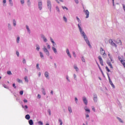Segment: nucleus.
<instances>
[{
    "instance_id": "obj_16",
    "label": "nucleus",
    "mask_w": 125,
    "mask_h": 125,
    "mask_svg": "<svg viewBox=\"0 0 125 125\" xmlns=\"http://www.w3.org/2000/svg\"><path fill=\"white\" fill-rule=\"evenodd\" d=\"M66 51L68 56L70 58H72V56L71 55V54H70V51H69V49H66Z\"/></svg>"
},
{
    "instance_id": "obj_7",
    "label": "nucleus",
    "mask_w": 125,
    "mask_h": 125,
    "mask_svg": "<svg viewBox=\"0 0 125 125\" xmlns=\"http://www.w3.org/2000/svg\"><path fill=\"white\" fill-rule=\"evenodd\" d=\"M83 12L85 13V15H86V18H88L89 17V11H88V10H84Z\"/></svg>"
},
{
    "instance_id": "obj_63",
    "label": "nucleus",
    "mask_w": 125,
    "mask_h": 125,
    "mask_svg": "<svg viewBox=\"0 0 125 125\" xmlns=\"http://www.w3.org/2000/svg\"><path fill=\"white\" fill-rule=\"evenodd\" d=\"M85 117L86 118H89V115L88 114H85Z\"/></svg>"
},
{
    "instance_id": "obj_25",
    "label": "nucleus",
    "mask_w": 125,
    "mask_h": 125,
    "mask_svg": "<svg viewBox=\"0 0 125 125\" xmlns=\"http://www.w3.org/2000/svg\"><path fill=\"white\" fill-rule=\"evenodd\" d=\"M100 53L102 55V54H104L105 53V51L104 50V49H103V48H101Z\"/></svg>"
},
{
    "instance_id": "obj_9",
    "label": "nucleus",
    "mask_w": 125,
    "mask_h": 125,
    "mask_svg": "<svg viewBox=\"0 0 125 125\" xmlns=\"http://www.w3.org/2000/svg\"><path fill=\"white\" fill-rule=\"evenodd\" d=\"M50 41L53 44L52 47H56V46H57V44H56V43H55V42H54V41L53 40V39H52V38H50Z\"/></svg>"
},
{
    "instance_id": "obj_62",
    "label": "nucleus",
    "mask_w": 125,
    "mask_h": 125,
    "mask_svg": "<svg viewBox=\"0 0 125 125\" xmlns=\"http://www.w3.org/2000/svg\"><path fill=\"white\" fill-rule=\"evenodd\" d=\"M13 87L14 88H16V87H17L16 86V85H15V83H13Z\"/></svg>"
},
{
    "instance_id": "obj_8",
    "label": "nucleus",
    "mask_w": 125,
    "mask_h": 125,
    "mask_svg": "<svg viewBox=\"0 0 125 125\" xmlns=\"http://www.w3.org/2000/svg\"><path fill=\"white\" fill-rule=\"evenodd\" d=\"M44 75L46 79L49 80V73L48 71H45L44 73Z\"/></svg>"
},
{
    "instance_id": "obj_24",
    "label": "nucleus",
    "mask_w": 125,
    "mask_h": 125,
    "mask_svg": "<svg viewBox=\"0 0 125 125\" xmlns=\"http://www.w3.org/2000/svg\"><path fill=\"white\" fill-rule=\"evenodd\" d=\"M76 19L78 22V24H81L82 25V21H81V20H80V18H79V17H76ZM81 28H82V26H81Z\"/></svg>"
},
{
    "instance_id": "obj_35",
    "label": "nucleus",
    "mask_w": 125,
    "mask_h": 125,
    "mask_svg": "<svg viewBox=\"0 0 125 125\" xmlns=\"http://www.w3.org/2000/svg\"><path fill=\"white\" fill-rule=\"evenodd\" d=\"M30 125H34V122H33V120H30L28 122Z\"/></svg>"
},
{
    "instance_id": "obj_61",
    "label": "nucleus",
    "mask_w": 125,
    "mask_h": 125,
    "mask_svg": "<svg viewBox=\"0 0 125 125\" xmlns=\"http://www.w3.org/2000/svg\"><path fill=\"white\" fill-rule=\"evenodd\" d=\"M23 91H20V94H21V95H23Z\"/></svg>"
},
{
    "instance_id": "obj_20",
    "label": "nucleus",
    "mask_w": 125,
    "mask_h": 125,
    "mask_svg": "<svg viewBox=\"0 0 125 125\" xmlns=\"http://www.w3.org/2000/svg\"><path fill=\"white\" fill-rule=\"evenodd\" d=\"M9 4L11 7L13 6V2L12 1V0H9Z\"/></svg>"
},
{
    "instance_id": "obj_49",
    "label": "nucleus",
    "mask_w": 125,
    "mask_h": 125,
    "mask_svg": "<svg viewBox=\"0 0 125 125\" xmlns=\"http://www.w3.org/2000/svg\"><path fill=\"white\" fill-rule=\"evenodd\" d=\"M46 45H47V48H48V49H50V45L48 43H46Z\"/></svg>"
},
{
    "instance_id": "obj_32",
    "label": "nucleus",
    "mask_w": 125,
    "mask_h": 125,
    "mask_svg": "<svg viewBox=\"0 0 125 125\" xmlns=\"http://www.w3.org/2000/svg\"><path fill=\"white\" fill-rule=\"evenodd\" d=\"M68 110L70 113H73V111L72 110V107H71V106H68Z\"/></svg>"
},
{
    "instance_id": "obj_54",
    "label": "nucleus",
    "mask_w": 125,
    "mask_h": 125,
    "mask_svg": "<svg viewBox=\"0 0 125 125\" xmlns=\"http://www.w3.org/2000/svg\"><path fill=\"white\" fill-rule=\"evenodd\" d=\"M74 1L76 4H79V0H74Z\"/></svg>"
},
{
    "instance_id": "obj_52",
    "label": "nucleus",
    "mask_w": 125,
    "mask_h": 125,
    "mask_svg": "<svg viewBox=\"0 0 125 125\" xmlns=\"http://www.w3.org/2000/svg\"><path fill=\"white\" fill-rule=\"evenodd\" d=\"M7 74L8 75H12V73H11V72L10 71H7Z\"/></svg>"
},
{
    "instance_id": "obj_58",
    "label": "nucleus",
    "mask_w": 125,
    "mask_h": 125,
    "mask_svg": "<svg viewBox=\"0 0 125 125\" xmlns=\"http://www.w3.org/2000/svg\"><path fill=\"white\" fill-rule=\"evenodd\" d=\"M41 95L38 94V96H37V98H38V99H41Z\"/></svg>"
},
{
    "instance_id": "obj_15",
    "label": "nucleus",
    "mask_w": 125,
    "mask_h": 125,
    "mask_svg": "<svg viewBox=\"0 0 125 125\" xmlns=\"http://www.w3.org/2000/svg\"><path fill=\"white\" fill-rule=\"evenodd\" d=\"M52 49L55 54H58V52H57V49H56V48L54 47H52Z\"/></svg>"
},
{
    "instance_id": "obj_51",
    "label": "nucleus",
    "mask_w": 125,
    "mask_h": 125,
    "mask_svg": "<svg viewBox=\"0 0 125 125\" xmlns=\"http://www.w3.org/2000/svg\"><path fill=\"white\" fill-rule=\"evenodd\" d=\"M107 77H108V80H109V82H111L112 81L111 80V78H110V76H109V74L108 73H107Z\"/></svg>"
},
{
    "instance_id": "obj_11",
    "label": "nucleus",
    "mask_w": 125,
    "mask_h": 125,
    "mask_svg": "<svg viewBox=\"0 0 125 125\" xmlns=\"http://www.w3.org/2000/svg\"><path fill=\"white\" fill-rule=\"evenodd\" d=\"M109 43H110V44H111L112 45V46H115V47H117V44H116V43H115L113 42V40H112V39H110L109 40Z\"/></svg>"
},
{
    "instance_id": "obj_46",
    "label": "nucleus",
    "mask_w": 125,
    "mask_h": 125,
    "mask_svg": "<svg viewBox=\"0 0 125 125\" xmlns=\"http://www.w3.org/2000/svg\"><path fill=\"white\" fill-rule=\"evenodd\" d=\"M102 55H103V57L104 58H106V57H107V54H106V53H104V54H103Z\"/></svg>"
},
{
    "instance_id": "obj_38",
    "label": "nucleus",
    "mask_w": 125,
    "mask_h": 125,
    "mask_svg": "<svg viewBox=\"0 0 125 125\" xmlns=\"http://www.w3.org/2000/svg\"><path fill=\"white\" fill-rule=\"evenodd\" d=\"M109 83L111 85V86H112L113 88H115V85H114V84L113 83V82H112V81H110Z\"/></svg>"
},
{
    "instance_id": "obj_59",
    "label": "nucleus",
    "mask_w": 125,
    "mask_h": 125,
    "mask_svg": "<svg viewBox=\"0 0 125 125\" xmlns=\"http://www.w3.org/2000/svg\"><path fill=\"white\" fill-rule=\"evenodd\" d=\"M28 108L27 105H25L24 106V110L27 111V108Z\"/></svg>"
},
{
    "instance_id": "obj_37",
    "label": "nucleus",
    "mask_w": 125,
    "mask_h": 125,
    "mask_svg": "<svg viewBox=\"0 0 125 125\" xmlns=\"http://www.w3.org/2000/svg\"><path fill=\"white\" fill-rule=\"evenodd\" d=\"M17 42L18 43H19V42H20V37L19 36H17Z\"/></svg>"
},
{
    "instance_id": "obj_50",
    "label": "nucleus",
    "mask_w": 125,
    "mask_h": 125,
    "mask_svg": "<svg viewBox=\"0 0 125 125\" xmlns=\"http://www.w3.org/2000/svg\"><path fill=\"white\" fill-rule=\"evenodd\" d=\"M16 54L17 55V56L18 57H19L20 56V54H19V52L18 51H17L16 52Z\"/></svg>"
},
{
    "instance_id": "obj_31",
    "label": "nucleus",
    "mask_w": 125,
    "mask_h": 125,
    "mask_svg": "<svg viewBox=\"0 0 125 125\" xmlns=\"http://www.w3.org/2000/svg\"><path fill=\"white\" fill-rule=\"evenodd\" d=\"M3 6H6V0H2Z\"/></svg>"
},
{
    "instance_id": "obj_53",
    "label": "nucleus",
    "mask_w": 125,
    "mask_h": 125,
    "mask_svg": "<svg viewBox=\"0 0 125 125\" xmlns=\"http://www.w3.org/2000/svg\"><path fill=\"white\" fill-rule=\"evenodd\" d=\"M38 124L41 125H43V123L42 121H39Z\"/></svg>"
},
{
    "instance_id": "obj_29",
    "label": "nucleus",
    "mask_w": 125,
    "mask_h": 125,
    "mask_svg": "<svg viewBox=\"0 0 125 125\" xmlns=\"http://www.w3.org/2000/svg\"><path fill=\"white\" fill-rule=\"evenodd\" d=\"M24 80L25 83H29V79H28L27 76H25L24 77Z\"/></svg>"
},
{
    "instance_id": "obj_39",
    "label": "nucleus",
    "mask_w": 125,
    "mask_h": 125,
    "mask_svg": "<svg viewBox=\"0 0 125 125\" xmlns=\"http://www.w3.org/2000/svg\"><path fill=\"white\" fill-rule=\"evenodd\" d=\"M31 117L30 116V115L27 114L25 116V119L26 120H29V119H30Z\"/></svg>"
},
{
    "instance_id": "obj_60",
    "label": "nucleus",
    "mask_w": 125,
    "mask_h": 125,
    "mask_svg": "<svg viewBox=\"0 0 125 125\" xmlns=\"http://www.w3.org/2000/svg\"><path fill=\"white\" fill-rule=\"evenodd\" d=\"M92 110L94 111V112H95V108H94V106H92Z\"/></svg>"
},
{
    "instance_id": "obj_64",
    "label": "nucleus",
    "mask_w": 125,
    "mask_h": 125,
    "mask_svg": "<svg viewBox=\"0 0 125 125\" xmlns=\"http://www.w3.org/2000/svg\"><path fill=\"white\" fill-rule=\"evenodd\" d=\"M50 94L51 95H53V90H51Z\"/></svg>"
},
{
    "instance_id": "obj_57",
    "label": "nucleus",
    "mask_w": 125,
    "mask_h": 125,
    "mask_svg": "<svg viewBox=\"0 0 125 125\" xmlns=\"http://www.w3.org/2000/svg\"><path fill=\"white\" fill-rule=\"evenodd\" d=\"M78 98L77 97L75 98V101H76V104H78Z\"/></svg>"
},
{
    "instance_id": "obj_21",
    "label": "nucleus",
    "mask_w": 125,
    "mask_h": 125,
    "mask_svg": "<svg viewBox=\"0 0 125 125\" xmlns=\"http://www.w3.org/2000/svg\"><path fill=\"white\" fill-rule=\"evenodd\" d=\"M107 64L108 65V66L111 68L113 69V65H112V64L111 63V62H109V61H107L106 62Z\"/></svg>"
},
{
    "instance_id": "obj_27",
    "label": "nucleus",
    "mask_w": 125,
    "mask_h": 125,
    "mask_svg": "<svg viewBox=\"0 0 125 125\" xmlns=\"http://www.w3.org/2000/svg\"><path fill=\"white\" fill-rule=\"evenodd\" d=\"M27 4L28 7L31 6V0H27Z\"/></svg>"
},
{
    "instance_id": "obj_17",
    "label": "nucleus",
    "mask_w": 125,
    "mask_h": 125,
    "mask_svg": "<svg viewBox=\"0 0 125 125\" xmlns=\"http://www.w3.org/2000/svg\"><path fill=\"white\" fill-rule=\"evenodd\" d=\"M12 22L13 25L14 26V27H16V25H17L16 20H15V19H13Z\"/></svg>"
},
{
    "instance_id": "obj_36",
    "label": "nucleus",
    "mask_w": 125,
    "mask_h": 125,
    "mask_svg": "<svg viewBox=\"0 0 125 125\" xmlns=\"http://www.w3.org/2000/svg\"><path fill=\"white\" fill-rule=\"evenodd\" d=\"M42 94L43 95H45V94H46V93H45V89H44V88H42Z\"/></svg>"
},
{
    "instance_id": "obj_47",
    "label": "nucleus",
    "mask_w": 125,
    "mask_h": 125,
    "mask_svg": "<svg viewBox=\"0 0 125 125\" xmlns=\"http://www.w3.org/2000/svg\"><path fill=\"white\" fill-rule=\"evenodd\" d=\"M62 8L63 9H66V10H68V8H67L66 6H62Z\"/></svg>"
},
{
    "instance_id": "obj_12",
    "label": "nucleus",
    "mask_w": 125,
    "mask_h": 125,
    "mask_svg": "<svg viewBox=\"0 0 125 125\" xmlns=\"http://www.w3.org/2000/svg\"><path fill=\"white\" fill-rule=\"evenodd\" d=\"M98 59L102 66H104V64L103 63V60L102 59V58L101 57V56H99L98 57Z\"/></svg>"
},
{
    "instance_id": "obj_22",
    "label": "nucleus",
    "mask_w": 125,
    "mask_h": 125,
    "mask_svg": "<svg viewBox=\"0 0 125 125\" xmlns=\"http://www.w3.org/2000/svg\"><path fill=\"white\" fill-rule=\"evenodd\" d=\"M25 27H26V30H27V32H28V34H31V30H30V28H29V26L26 25Z\"/></svg>"
},
{
    "instance_id": "obj_19",
    "label": "nucleus",
    "mask_w": 125,
    "mask_h": 125,
    "mask_svg": "<svg viewBox=\"0 0 125 125\" xmlns=\"http://www.w3.org/2000/svg\"><path fill=\"white\" fill-rule=\"evenodd\" d=\"M73 68H74V69H75V70H76V72H79V67H78V66H77L76 64L74 65Z\"/></svg>"
},
{
    "instance_id": "obj_43",
    "label": "nucleus",
    "mask_w": 125,
    "mask_h": 125,
    "mask_svg": "<svg viewBox=\"0 0 125 125\" xmlns=\"http://www.w3.org/2000/svg\"><path fill=\"white\" fill-rule=\"evenodd\" d=\"M47 112L48 113L49 116H51V110L50 109H47Z\"/></svg>"
},
{
    "instance_id": "obj_48",
    "label": "nucleus",
    "mask_w": 125,
    "mask_h": 125,
    "mask_svg": "<svg viewBox=\"0 0 125 125\" xmlns=\"http://www.w3.org/2000/svg\"><path fill=\"white\" fill-rule=\"evenodd\" d=\"M72 54L75 58L77 57V55H76V53L75 52H72Z\"/></svg>"
},
{
    "instance_id": "obj_26",
    "label": "nucleus",
    "mask_w": 125,
    "mask_h": 125,
    "mask_svg": "<svg viewBox=\"0 0 125 125\" xmlns=\"http://www.w3.org/2000/svg\"><path fill=\"white\" fill-rule=\"evenodd\" d=\"M56 10L58 13H60V9L58 6H56Z\"/></svg>"
},
{
    "instance_id": "obj_3",
    "label": "nucleus",
    "mask_w": 125,
    "mask_h": 125,
    "mask_svg": "<svg viewBox=\"0 0 125 125\" xmlns=\"http://www.w3.org/2000/svg\"><path fill=\"white\" fill-rule=\"evenodd\" d=\"M43 51H44V53L47 55V56H49V51L47 50V48H46V46H43V48H42Z\"/></svg>"
},
{
    "instance_id": "obj_4",
    "label": "nucleus",
    "mask_w": 125,
    "mask_h": 125,
    "mask_svg": "<svg viewBox=\"0 0 125 125\" xmlns=\"http://www.w3.org/2000/svg\"><path fill=\"white\" fill-rule=\"evenodd\" d=\"M38 9L39 10H42V1H39L38 3Z\"/></svg>"
},
{
    "instance_id": "obj_44",
    "label": "nucleus",
    "mask_w": 125,
    "mask_h": 125,
    "mask_svg": "<svg viewBox=\"0 0 125 125\" xmlns=\"http://www.w3.org/2000/svg\"><path fill=\"white\" fill-rule=\"evenodd\" d=\"M81 60L84 63H85V59H84V58L83 57H82L81 58Z\"/></svg>"
},
{
    "instance_id": "obj_23",
    "label": "nucleus",
    "mask_w": 125,
    "mask_h": 125,
    "mask_svg": "<svg viewBox=\"0 0 125 125\" xmlns=\"http://www.w3.org/2000/svg\"><path fill=\"white\" fill-rule=\"evenodd\" d=\"M36 50H37V51H40V49H41V47H40V45L39 44H36Z\"/></svg>"
},
{
    "instance_id": "obj_10",
    "label": "nucleus",
    "mask_w": 125,
    "mask_h": 125,
    "mask_svg": "<svg viewBox=\"0 0 125 125\" xmlns=\"http://www.w3.org/2000/svg\"><path fill=\"white\" fill-rule=\"evenodd\" d=\"M41 37L42 39L44 42H47V39H46V37H45V36H44L43 34H41Z\"/></svg>"
},
{
    "instance_id": "obj_45",
    "label": "nucleus",
    "mask_w": 125,
    "mask_h": 125,
    "mask_svg": "<svg viewBox=\"0 0 125 125\" xmlns=\"http://www.w3.org/2000/svg\"><path fill=\"white\" fill-rule=\"evenodd\" d=\"M36 68L37 69V70H40V64L37 63V64H36Z\"/></svg>"
},
{
    "instance_id": "obj_28",
    "label": "nucleus",
    "mask_w": 125,
    "mask_h": 125,
    "mask_svg": "<svg viewBox=\"0 0 125 125\" xmlns=\"http://www.w3.org/2000/svg\"><path fill=\"white\" fill-rule=\"evenodd\" d=\"M62 19H63L64 22H65V23H67V22H68V21L67 20V18H66V17L65 16H64L62 17Z\"/></svg>"
},
{
    "instance_id": "obj_56",
    "label": "nucleus",
    "mask_w": 125,
    "mask_h": 125,
    "mask_svg": "<svg viewBox=\"0 0 125 125\" xmlns=\"http://www.w3.org/2000/svg\"><path fill=\"white\" fill-rule=\"evenodd\" d=\"M105 69L106 71H107L108 72H110V69H109V68H108V66H106Z\"/></svg>"
},
{
    "instance_id": "obj_18",
    "label": "nucleus",
    "mask_w": 125,
    "mask_h": 125,
    "mask_svg": "<svg viewBox=\"0 0 125 125\" xmlns=\"http://www.w3.org/2000/svg\"><path fill=\"white\" fill-rule=\"evenodd\" d=\"M65 79L68 83H71V80H70V77H69V76L66 75L65 76Z\"/></svg>"
},
{
    "instance_id": "obj_5",
    "label": "nucleus",
    "mask_w": 125,
    "mask_h": 125,
    "mask_svg": "<svg viewBox=\"0 0 125 125\" xmlns=\"http://www.w3.org/2000/svg\"><path fill=\"white\" fill-rule=\"evenodd\" d=\"M83 101L84 104L86 106L87 105V103H88V102L87 101V99H86V97L85 96L83 97Z\"/></svg>"
},
{
    "instance_id": "obj_42",
    "label": "nucleus",
    "mask_w": 125,
    "mask_h": 125,
    "mask_svg": "<svg viewBox=\"0 0 125 125\" xmlns=\"http://www.w3.org/2000/svg\"><path fill=\"white\" fill-rule=\"evenodd\" d=\"M59 122L60 123V125H63V122H62V120H61V119H59Z\"/></svg>"
},
{
    "instance_id": "obj_30",
    "label": "nucleus",
    "mask_w": 125,
    "mask_h": 125,
    "mask_svg": "<svg viewBox=\"0 0 125 125\" xmlns=\"http://www.w3.org/2000/svg\"><path fill=\"white\" fill-rule=\"evenodd\" d=\"M117 119L119 121V122H120L122 124H124V121H123V120H122V119H121V118L117 117Z\"/></svg>"
},
{
    "instance_id": "obj_41",
    "label": "nucleus",
    "mask_w": 125,
    "mask_h": 125,
    "mask_svg": "<svg viewBox=\"0 0 125 125\" xmlns=\"http://www.w3.org/2000/svg\"><path fill=\"white\" fill-rule=\"evenodd\" d=\"M40 57H41L43 59V54H42V52H40Z\"/></svg>"
},
{
    "instance_id": "obj_2",
    "label": "nucleus",
    "mask_w": 125,
    "mask_h": 125,
    "mask_svg": "<svg viewBox=\"0 0 125 125\" xmlns=\"http://www.w3.org/2000/svg\"><path fill=\"white\" fill-rule=\"evenodd\" d=\"M47 6L50 12H51V8H52V5L51 4V1L47 0Z\"/></svg>"
},
{
    "instance_id": "obj_33",
    "label": "nucleus",
    "mask_w": 125,
    "mask_h": 125,
    "mask_svg": "<svg viewBox=\"0 0 125 125\" xmlns=\"http://www.w3.org/2000/svg\"><path fill=\"white\" fill-rule=\"evenodd\" d=\"M73 79L74 81H78V79L77 78V74H73Z\"/></svg>"
},
{
    "instance_id": "obj_55",
    "label": "nucleus",
    "mask_w": 125,
    "mask_h": 125,
    "mask_svg": "<svg viewBox=\"0 0 125 125\" xmlns=\"http://www.w3.org/2000/svg\"><path fill=\"white\" fill-rule=\"evenodd\" d=\"M22 63L23 64H26V60H25V59H23L22 60Z\"/></svg>"
},
{
    "instance_id": "obj_1",
    "label": "nucleus",
    "mask_w": 125,
    "mask_h": 125,
    "mask_svg": "<svg viewBox=\"0 0 125 125\" xmlns=\"http://www.w3.org/2000/svg\"><path fill=\"white\" fill-rule=\"evenodd\" d=\"M78 26L81 37L83 38L84 41H85V42L87 43L88 46L90 48L91 47V45H90V43L89 42V41L87 38V36H86V34L84 31H83V28H82V24H78Z\"/></svg>"
},
{
    "instance_id": "obj_14",
    "label": "nucleus",
    "mask_w": 125,
    "mask_h": 125,
    "mask_svg": "<svg viewBox=\"0 0 125 125\" xmlns=\"http://www.w3.org/2000/svg\"><path fill=\"white\" fill-rule=\"evenodd\" d=\"M84 110H85V112L87 113L88 114H89L90 113V109L89 108H87V106H85L84 107Z\"/></svg>"
},
{
    "instance_id": "obj_13",
    "label": "nucleus",
    "mask_w": 125,
    "mask_h": 125,
    "mask_svg": "<svg viewBox=\"0 0 125 125\" xmlns=\"http://www.w3.org/2000/svg\"><path fill=\"white\" fill-rule=\"evenodd\" d=\"M7 28L8 31H12V25L10 23L7 24Z\"/></svg>"
},
{
    "instance_id": "obj_34",
    "label": "nucleus",
    "mask_w": 125,
    "mask_h": 125,
    "mask_svg": "<svg viewBox=\"0 0 125 125\" xmlns=\"http://www.w3.org/2000/svg\"><path fill=\"white\" fill-rule=\"evenodd\" d=\"M17 82H18V83H23V81L20 79H17Z\"/></svg>"
},
{
    "instance_id": "obj_6",
    "label": "nucleus",
    "mask_w": 125,
    "mask_h": 125,
    "mask_svg": "<svg viewBox=\"0 0 125 125\" xmlns=\"http://www.w3.org/2000/svg\"><path fill=\"white\" fill-rule=\"evenodd\" d=\"M93 101L95 103H96L98 101V99L97 98V95L96 94H93Z\"/></svg>"
},
{
    "instance_id": "obj_40",
    "label": "nucleus",
    "mask_w": 125,
    "mask_h": 125,
    "mask_svg": "<svg viewBox=\"0 0 125 125\" xmlns=\"http://www.w3.org/2000/svg\"><path fill=\"white\" fill-rule=\"evenodd\" d=\"M20 2L21 5H24V3H25V0H20Z\"/></svg>"
}]
</instances>
